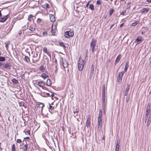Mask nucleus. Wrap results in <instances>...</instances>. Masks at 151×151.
<instances>
[{"label":"nucleus","mask_w":151,"mask_h":151,"mask_svg":"<svg viewBox=\"0 0 151 151\" xmlns=\"http://www.w3.org/2000/svg\"><path fill=\"white\" fill-rule=\"evenodd\" d=\"M84 65V62L80 58L78 61V69L79 71H81L83 68Z\"/></svg>","instance_id":"nucleus-1"},{"label":"nucleus","mask_w":151,"mask_h":151,"mask_svg":"<svg viewBox=\"0 0 151 151\" xmlns=\"http://www.w3.org/2000/svg\"><path fill=\"white\" fill-rule=\"evenodd\" d=\"M151 117L148 116H145V122L147 123V126L148 127L151 123Z\"/></svg>","instance_id":"nucleus-2"},{"label":"nucleus","mask_w":151,"mask_h":151,"mask_svg":"<svg viewBox=\"0 0 151 151\" xmlns=\"http://www.w3.org/2000/svg\"><path fill=\"white\" fill-rule=\"evenodd\" d=\"M102 118H98L97 127L98 129H101L102 128Z\"/></svg>","instance_id":"nucleus-3"},{"label":"nucleus","mask_w":151,"mask_h":151,"mask_svg":"<svg viewBox=\"0 0 151 151\" xmlns=\"http://www.w3.org/2000/svg\"><path fill=\"white\" fill-rule=\"evenodd\" d=\"M87 120L86 122V125L88 127H90L91 124V118L88 115L86 116Z\"/></svg>","instance_id":"nucleus-4"},{"label":"nucleus","mask_w":151,"mask_h":151,"mask_svg":"<svg viewBox=\"0 0 151 151\" xmlns=\"http://www.w3.org/2000/svg\"><path fill=\"white\" fill-rule=\"evenodd\" d=\"M74 35V32L73 31L70 30L67 31V38H68L69 37H72Z\"/></svg>","instance_id":"nucleus-5"},{"label":"nucleus","mask_w":151,"mask_h":151,"mask_svg":"<svg viewBox=\"0 0 151 151\" xmlns=\"http://www.w3.org/2000/svg\"><path fill=\"white\" fill-rule=\"evenodd\" d=\"M102 107L103 109L104 110L105 106V95H102ZM104 112H105V111H104Z\"/></svg>","instance_id":"nucleus-6"},{"label":"nucleus","mask_w":151,"mask_h":151,"mask_svg":"<svg viewBox=\"0 0 151 151\" xmlns=\"http://www.w3.org/2000/svg\"><path fill=\"white\" fill-rule=\"evenodd\" d=\"M142 39V38L141 36H138L137 38L135 40V42L136 43V45L139 44L141 42Z\"/></svg>","instance_id":"nucleus-7"},{"label":"nucleus","mask_w":151,"mask_h":151,"mask_svg":"<svg viewBox=\"0 0 151 151\" xmlns=\"http://www.w3.org/2000/svg\"><path fill=\"white\" fill-rule=\"evenodd\" d=\"M120 141L118 139L115 146V151H119Z\"/></svg>","instance_id":"nucleus-8"},{"label":"nucleus","mask_w":151,"mask_h":151,"mask_svg":"<svg viewBox=\"0 0 151 151\" xmlns=\"http://www.w3.org/2000/svg\"><path fill=\"white\" fill-rule=\"evenodd\" d=\"M35 25L33 23L29 26V30L32 32L35 31Z\"/></svg>","instance_id":"nucleus-9"},{"label":"nucleus","mask_w":151,"mask_h":151,"mask_svg":"<svg viewBox=\"0 0 151 151\" xmlns=\"http://www.w3.org/2000/svg\"><path fill=\"white\" fill-rule=\"evenodd\" d=\"M96 40L95 39L93 38L90 43V47L96 46Z\"/></svg>","instance_id":"nucleus-10"},{"label":"nucleus","mask_w":151,"mask_h":151,"mask_svg":"<svg viewBox=\"0 0 151 151\" xmlns=\"http://www.w3.org/2000/svg\"><path fill=\"white\" fill-rule=\"evenodd\" d=\"M9 17V14H7L3 18H0V22H4Z\"/></svg>","instance_id":"nucleus-11"},{"label":"nucleus","mask_w":151,"mask_h":151,"mask_svg":"<svg viewBox=\"0 0 151 151\" xmlns=\"http://www.w3.org/2000/svg\"><path fill=\"white\" fill-rule=\"evenodd\" d=\"M37 85L41 87L42 88L45 89V88H46L44 87L45 84L42 81H40L38 83Z\"/></svg>","instance_id":"nucleus-12"},{"label":"nucleus","mask_w":151,"mask_h":151,"mask_svg":"<svg viewBox=\"0 0 151 151\" xmlns=\"http://www.w3.org/2000/svg\"><path fill=\"white\" fill-rule=\"evenodd\" d=\"M3 67L6 70L9 69L10 68V63H7L5 64H4Z\"/></svg>","instance_id":"nucleus-13"},{"label":"nucleus","mask_w":151,"mask_h":151,"mask_svg":"<svg viewBox=\"0 0 151 151\" xmlns=\"http://www.w3.org/2000/svg\"><path fill=\"white\" fill-rule=\"evenodd\" d=\"M129 86L127 85V87L126 88L125 93L124 94V96H127L129 91Z\"/></svg>","instance_id":"nucleus-14"},{"label":"nucleus","mask_w":151,"mask_h":151,"mask_svg":"<svg viewBox=\"0 0 151 151\" xmlns=\"http://www.w3.org/2000/svg\"><path fill=\"white\" fill-rule=\"evenodd\" d=\"M44 104L41 103L39 102L37 105V107L41 108V111L42 110L43 107H44Z\"/></svg>","instance_id":"nucleus-15"},{"label":"nucleus","mask_w":151,"mask_h":151,"mask_svg":"<svg viewBox=\"0 0 151 151\" xmlns=\"http://www.w3.org/2000/svg\"><path fill=\"white\" fill-rule=\"evenodd\" d=\"M129 67V62L127 61L125 63V66L124 69V72H126L127 71V69H128Z\"/></svg>","instance_id":"nucleus-16"},{"label":"nucleus","mask_w":151,"mask_h":151,"mask_svg":"<svg viewBox=\"0 0 151 151\" xmlns=\"http://www.w3.org/2000/svg\"><path fill=\"white\" fill-rule=\"evenodd\" d=\"M43 52L45 53L47 55H48L50 58L51 57V55L50 53L47 51V49L46 47H44L43 49Z\"/></svg>","instance_id":"nucleus-17"},{"label":"nucleus","mask_w":151,"mask_h":151,"mask_svg":"<svg viewBox=\"0 0 151 151\" xmlns=\"http://www.w3.org/2000/svg\"><path fill=\"white\" fill-rule=\"evenodd\" d=\"M150 112V106L148 105L146 110L145 116H148V114Z\"/></svg>","instance_id":"nucleus-18"},{"label":"nucleus","mask_w":151,"mask_h":151,"mask_svg":"<svg viewBox=\"0 0 151 151\" xmlns=\"http://www.w3.org/2000/svg\"><path fill=\"white\" fill-rule=\"evenodd\" d=\"M50 18L51 22H53L55 21V17L53 14H50Z\"/></svg>","instance_id":"nucleus-19"},{"label":"nucleus","mask_w":151,"mask_h":151,"mask_svg":"<svg viewBox=\"0 0 151 151\" xmlns=\"http://www.w3.org/2000/svg\"><path fill=\"white\" fill-rule=\"evenodd\" d=\"M149 10V9L148 8H143L141 10L140 12L142 13H147Z\"/></svg>","instance_id":"nucleus-20"},{"label":"nucleus","mask_w":151,"mask_h":151,"mask_svg":"<svg viewBox=\"0 0 151 151\" xmlns=\"http://www.w3.org/2000/svg\"><path fill=\"white\" fill-rule=\"evenodd\" d=\"M41 76L43 78V79H44L49 77V76L47 74L44 73L41 74Z\"/></svg>","instance_id":"nucleus-21"},{"label":"nucleus","mask_w":151,"mask_h":151,"mask_svg":"<svg viewBox=\"0 0 151 151\" xmlns=\"http://www.w3.org/2000/svg\"><path fill=\"white\" fill-rule=\"evenodd\" d=\"M51 84H52L50 80V79H48L47 80L46 85L49 86H50L51 85Z\"/></svg>","instance_id":"nucleus-22"},{"label":"nucleus","mask_w":151,"mask_h":151,"mask_svg":"<svg viewBox=\"0 0 151 151\" xmlns=\"http://www.w3.org/2000/svg\"><path fill=\"white\" fill-rule=\"evenodd\" d=\"M121 59V55H119L116 58L115 63L116 64V63L118 62Z\"/></svg>","instance_id":"nucleus-23"},{"label":"nucleus","mask_w":151,"mask_h":151,"mask_svg":"<svg viewBox=\"0 0 151 151\" xmlns=\"http://www.w3.org/2000/svg\"><path fill=\"white\" fill-rule=\"evenodd\" d=\"M94 65H92L91 66V71L90 75H92V74L93 75L94 73Z\"/></svg>","instance_id":"nucleus-24"},{"label":"nucleus","mask_w":151,"mask_h":151,"mask_svg":"<svg viewBox=\"0 0 151 151\" xmlns=\"http://www.w3.org/2000/svg\"><path fill=\"white\" fill-rule=\"evenodd\" d=\"M102 95H105V85H104L103 86Z\"/></svg>","instance_id":"nucleus-25"},{"label":"nucleus","mask_w":151,"mask_h":151,"mask_svg":"<svg viewBox=\"0 0 151 151\" xmlns=\"http://www.w3.org/2000/svg\"><path fill=\"white\" fill-rule=\"evenodd\" d=\"M25 61L28 63L30 61L29 58L27 56H25L24 59Z\"/></svg>","instance_id":"nucleus-26"},{"label":"nucleus","mask_w":151,"mask_h":151,"mask_svg":"<svg viewBox=\"0 0 151 151\" xmlns=\"http://www.w3.org/2000/svg\"><path fill=\"white\" fill-rule=\"evenodd\" d=\"M96 46H93L90 47L91 48V50L92 51V53L94 54V51H96V49H95V47Z\"/></svg>","instance_id":"nucleus-27"},{"label":"nucleus","mask_w":151,"mask_h":151,"mask_svg":"<svg viewBox=\"0 0 151 151\" xmlns=\"http://www.w3.org/2000/svg\"><path fill=\"white\" fill-rule=\"evenodd\" d=\"M139 21H137L135 22H133L132 24V26L134 27L136 26L139 23Z\"/></svg>","instance_id":"nucleus-28"},{"label":"nucleus","mask_w":151,"mask_h":151,"mask_svg":"<svg viewBox=\"0 0 151 151\" xmlns=\"http://www.w3.org/2000/svg\"><path fill=\"white\" fill-rule=\"evenodd\" d=\"M12 81L14 84H17L18 83V81L16 79H13Z\"/></svg>","instance_id":"nucleus-29"},{"label":"nucleus","mask_w":151,"mask_h":151,"mask_svg":"<svg viewBox=\"0 0 151 151\" xmlns=\"http://www.w3.org/2000/svg\"><path fill=\"white\" fill-rule=\"evenodd\" d=\"M102 110L101 109L99 110V114L98 116V117L99 118H102Z\"/></svg>","instance_id":"nucleus-30"},{"label":"nucleus","mask_w":151,"mask_h":151,"mask_svg":"<svg viewBox=\"0 0 151 151\" xmlns=\"http://www.w3.org/2000/svg\"><path fill=\"white\" fill-rule=\"evenodd\" d=\"M124 72L122 71L120 73H119V77L122 78V77L124 75Z\"/></svg>","instance_id":"nucleus-31"},{"label":"nucleus","mask_w":151,"mask_h":151,"mask_svg":"<svg viewBox=\"0 0 151 151\" xmlns=\"http://www.w3.org/2000/svg\"><path fill=\"white\" fill-rule=\"evenodd\" d=\"M43 7L44 8L47 9L49 8V4H48L46 3L43 5Z\"/></svg>","instance_id":"nucleus-32"},{"label":"nucleus","mask_w":151,"mask_h":151,"mask_svg":"<svg viewBox=\"0 0 151 151\" xmlns=\"http://www.w3.org/2000/svg\"><path fill=\"white\" fill-rule=\"evenodd\" d=\"M89 8L92 10H93L94 9V6L92 4H90L89 5Z\"/></svg>","instance_id":"nucleus-33"},{"label":"nucleus","mask_w":151,"mask_h":151,"mask_svg":"<svg viewBox=\"0 0 151 151\" xmlns=\"http://www.w3.org/2000/svg\"><path fill=\"white\" fill-rule=\"evenodd\" d=\"M24 151H27V144H25L23 147Z\"/></svg>","instance_id":"nucleus-34"},{"label":"nucleus","mask_w":151,"mask_h":151,"mask_svg":"<svg viewBox=\"0 0 151 151\" xmlns=\"http://www.w3.org/2000/svg\"><path fill=\"white\" fill-rule=\"evenodd\" d=\"M12 151H16L15 146L14 144H13L12 146Z\"/></svg>","instance_id":"nucleus-35"},{"label":"nucleus","mask_w":151,"mask_h":151,"mask_svg":"<svg viewBox=\"0 0 151 151\" xmlns=\"http://www.w3.org/2000/svg\"><path fill=\"white\" fill-rule=\"evenodd\" d=\"M114 11V10L113 9H111L109 11V15L110 16L111 15Z\"/></svg>","instance_id":"nucleus-36"},{"label":"nucleus","mask_w":151,"mask_h":151,"mask_svg":"<svg viewBox=\"0 0 151 151\" xmlns=\"http://www.w3.org/2000/svg\"><path fill=\"white\" fill-rule=\"evenodd\" d=\"M33 16L32 14H30L29 15L28 18V20L29 21H31V19L32 17H33Z\"/></svg>","instance_id":"nucleus-37"},{"label":"nucleus","mask_w":151,"mask_h":151,"mask_svg":"<svg viewBox=\"0 0 151 151\" xmlns=\"http://www.w3.org/2000/svg\"><path fill=\"white\" fill-rule=\"evenodd\" d=\"M59 43L60 46L63 47L64 48H65V46L63 42H59Z\"/></svg>","instance_id":"nucleus-38"},{"label":"nucleus","mask_w":151,"mask_h":151,"mask_svg":"<svg viewBox=\"0 0 151 151\" xmlns=\"http://www.w3.org/2000/svg\"><path fill=\"white\" fill-rule=\"evenodd\" d=\"M5 60V58L4 57L0 56V61H4Z\"/></svg>","instance_id":"nucleus-39"},{"label":"nucleus","mask_w":151,"mask_h":151,"mask_svg":"<svg viewBox=\"0 0 151 151\" xmlns=\"http://www.w3.org/2000/svg\"><path fill=\"white\" fill-rule=\"evenodd\" d=\"M44 67L43 66H42L41 67H40V68L39 69L42 72H43L44 71Z\"/></svg>","instance_id":"nucleus-40"},{"label":"nucleus","mask_w":151,"mask_h":151,"mask_svg":"<svg viewBox=\"0 0 151 151\" xmlns=\"http://www.w3.org/2000/svg\"><path fill=\"white\" fill-rule=\"evenodd\" d=\"M24 101H21L19 103V105L20 106H24Z\"/></svg>","instance_id":"nucleus-41"},{"label":"nucleus","mask_w":151,"mask_h":151,"mask_svg":"<svg viewBox=\"0 0 151 151\" xmlns=\"http://www.w3.org/2000/svg\"><path fill=\"white\" fill-rule=\"evenodd\" d=\"M102 3V1L101 0H98L97 1L96 4L98 5H100Z\"/></svg>","instance_id":"nucleus-42"},{"label":"nucleus","mask_w":151,"mask_h":151,"mask_svg":"<svg viewBox=\"0 0 151 151\" xmlns=\"http://www.w3.org/2000/svg\"><path fill=\"white\" fill-rule=\"evenodd\" d=\"M47 33L46 31H44L43 32L42 35L43 36L46 37L47 35Z\"/></svg>","instance_id":"nucleus-43"},{"label":"nucleus","mask_w":151,"mask_h":151,"mask_svg":"<svg viewBox=\"0 0 151 151\" xmlns=\"http://www.w3.org/2000/svg\"><path fill=\"white\" fill-rule=\"evenodd\" d=\"M51 32L52 33V35H55V30H54L53 29V27H52L51 29Z\"/></svg>","instance_id":"nucleus-44"},{"label":"nucleus","mask_w":151,"mask_h":151,"mask_svg":"<svg viewBox=\"0 0 151 151\" xmlns=\"http://www.w3.org/2000/svg\"><path fill=\"white\" fill-rule=\"evenodd\" d=\"M37 22L38 24H40L42 22V20L40 18H38L37 20Z\"/></svg>","instance_id":"nucleus-45"},{"label":"nucleus","mask_w":151,"mask_h":151,"mask_svg":"<svg viewBox=\"0 0 151 151\" xmlns=\"http://www.w3.org/2000/svg\"><path fill=\"white\" fill-rule=\"evenodd\" d=\"M126 13V10H124L122 11L120 14L121 15H124Z\"/></svg>","instance_id":"nucleus-46"},{"label":"nucleus","mask_w":151,"mask_h":151,"mask_svg":"<svg viewBox=\"0 0 151 151\" xmlns=\"http://www.w3.org/2000/svg\"><path fill=\"white\" fill-rule=\"evenodd\" d=\"M49 109L50 110H53L54 109V107L52 106H51L50 104L49 103Z\"/></svg>","instance_id":"nucleus-47"},{"label":"nucleus","mask_w":151,"mask_h":151,"mask_svg":"<svg viewBox=\"0 0 151 151\" xmlns=\"http://www.w3.org/2000/svg\"><path fill=\"white\" fill-rule=\"evenodd\" d=\"M129 95H127L126 97V101L127 102H128L129 100Z\"/></svg>","instance_id":"nucleus-48"},{"label":"nucleus","mask_w":151,"mask_h":151,"mask_svg":"<svg viewBox=\"0 0 151 151\" xmlns=\"http://www.w3.org/2000/svg\"><path fill=\"white\" fill-rule=\"evenodd\" d=\"M22 141L21 139H17V142L18 143H20L22 142Z\"/></svg>","instance_id":"nucleus-49"},{"label":"nucleus","mask_w":151,"mask_h":151,"mask_svg":"<svg viewBox=\"0 0 151 151\" xmlns=\"http://www.w3.org/2000/svg\"><path fill=\"white\" fill-rule=\"evenodd\" d=\"M122 78L119 77V78L118 79V82H121V81L122 80Z\"/></svg>","instance_id":"nucleus-50"},{"label":"nucleus","mask_w":151,"mask_h":151,"mask_svg":"<svg viewBox=\"0 0 151 151\" xmlns=\"http://www.w3.org/2000/svg\"><path fill=\"white\" fill-rule=\"evenodd\" d=\"M63 65L64 68H65L66 67V65L65 64L64 62L63 61Z\"/></svg>","instance_id":"nucleus-51"},{"label":"nucleus","mask_w":151,"mask_h":151,"mask_svg":"<svg viewBox=\"0 0 151 151\" xmlns=\"http://www.w3.org/2000/svg\"><path fill=\"white\" fill-rule=\"evenodd\" d=\"M21 77L22 79H24L25 78V76L24 74H22L20 76Z\"/></svg>","instance_id":"nucleus-52"},{"label":"nucleus","mask_w":151,"mask_h":151,"mask_svg":"<svg viewBox=\"0 0 151 151\" xmlns=\"http://www.w3.org/2000/svg\"><path fill=\"white\" fill-rule=\"evenodd\" d=\"M3 9H1L0 10V18H1L2 17V14L1 13V11H3Z\"/></svg>","instance_id":"nucleus-53"},{"label":"nucleus","mask_w":151,"mask_h":151,"mask_svg":"<svg viewBox=\"0 0 151 151\" xmlns=\"http://www.w3.org/2000/svg\"><path fill=\"white\" fill-rule=\"evenodd\" d=\"M22 34V31L21 30H19L18 32V34L19 35H21Z\"/></svg>","instance_id":"nucleus-54"},{"label":"nucleus","mask_w":151,"mask_h":151,"mask_svg":"<svg viewBox=\"0 0 151 151\" xmlns=\"http://www.w3.org/2000/svg\"><path fill=\"white\" fill-rule=\"evenodd\" d=\"M24 139H30V138L29 137H24Z\"/></svg>","instance_id":"nucleus-55"},{"label":"nucleus","mask_w":151,"mask_h":151,"mask_svg":"<svg viewBox=\"0 0 151 151\" xmlns=\"http://www.w3.org/2000/svg\"><path fill=\"white\" fill-rule=\"evenodd\" d=\"M74 116H77L78 115V114H76V113H75V111H74Z\"/></svg>","instance_id":"nucleus-56"},{"label":"nucleus","mask_w":151,"mask_h":151,"mask_svg":"<svg viewBox=\"0 0 151 151\" xmlns=\"http://www.w3.org/2000/svg\"><path fill=\"white\" fill-rule=\"evenodd\" d=\"M105 136L104 135H103V137L102 138V140H104V141L105 140Z\"/></svg>","instance_id":"nucleus-57"},{"label":"nucleus","mask_w":151,"mask_h":151,"mask_svg":"<svg viewBox=\"0 0 151 151\" xmlns=\"http://www.w3.org/2000/svg\"><path fill=\"white\" fill-rule=\"evenodd\" d=\"M90 2V1H89L86 4V7H88V6L89 4V3Z\"/></svg>","instance_id":"nucleus-58"},{"label":"nucleus","mask_w":151,"mask_h":151,"mask_svg":"<svg viewBox=\"0 0 151 151\" xmlns=\"http://www.w3.org/2000/svg\"><path fill=\"white\" fill-rule=\"evenodd\" d=\"M37 55H38L36 53L35 55L34 54V57L36 58L37 56Z\"/></svg>","instance_id":"nucleus-59"},{"label":"nucleus","mask_w":151,"mask_h":151,"mask_svg":"<svg viewBox=\"0 0 151 151\" xmlns=\"http://www.w3.org/2000/svg\"><path fill=\"white\" fill-rule=\"evenodd\" d=\"M75 111V113H76V114H78V110H76V111Z\"/></svg>","instance_id":"nucleus-60"},{"label":"nucleus","mask_w":151,"mask_h":151,"mask_svg":"<svg viewBox=\"0 0 151 151\" xmlns=\"http://www.w3.org/2000/svg\"><path fill=\"white\" fill-rule=\"evenodd\" d=\"M4 64H2L0 62V67H1V66H2L3 67Z\"/></svg>","instance_id":"nucleus-61"},{"label":"nucleus","mask_w":151,"mask_h":151,"mask_svg":"<svg viewBox=\"0 0 151 151\" xmlns=\"http://www.w3.org/2000/svg\"><path fill=\"white\" fill-rule=\"evenodd\" d=\"M147 1L148 3H150L151 2V0H147Z\"/></svg>","instance_id":"nucleus-62"},{"label":"nucleus","mask_w":151,"mask_h":151,"mask_svg":"<svg viewBox=\"0 0 151 151\" xmlns=\"http://www.w3.org/2000/svg\"><path fill=\"white\" fill-rule=\"evenodd\" d=\"M114 26V24H111L110 26V27L109 29H111Z\"/></svg>","instance_id":"nucleus-63"},{"label":"nucleus","mask_w":151,"mask_h":151,"mask_svg":"<svg viewBox=\"0 0 151 151\" xmlns=\"http://www.w3.org/2000/svg\"><path fill=\"white\" fill-rule=\"evenodd\" d=\"M27 132V134H30V131L29 130H28Z\"/></svg>","instance_id":"nucleus-64"}]
</instances>
